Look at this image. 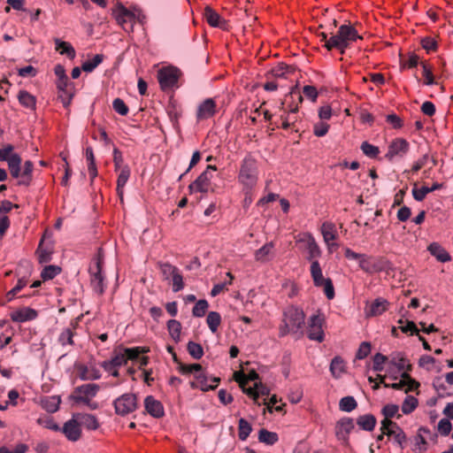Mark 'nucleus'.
I'll return each mask as SVG.
<instances>
[{"mask_svg": "<svg viewBox=\"0 0 453 453\" xmlns=\"http://www.w3.org/2000/svg\"><path fill=\"white\" fill-rule=\"evenodd\" d=\"M99 389L100 387L97 384H83L74 388L71 398L76 403L83 404L90 410H96L99 405L93 399L99 392Z\"/></svg>", "mask_w": 453, "mask_h": 453, "instance_id": "nucleus-6", "label": "nucleus"}, {"mask_svg": "<svg viewBox=\"0 0 453 453\" xmlns=\"http://www.w3.org/2000/svg\"><path fill=\"white\" fill-rule=\"evenodd\" d=\"M452 429V425L450 421L447 418H442L438 423V432L442 436H447L449 434Z\"/></svg>", "mask_w": 453, "mask_h": 453, "instance_id": "nucleus-63", "label": "nucleus"}, {"mask_svg": "<svg viewBox=\"0 0 453 453\" xmlns=\"http://www.w3.org/2000/svg\"><path fill=\"white\" fill-rule=\"evenodd\" d=\"M103 59L104 56L102 54H96L92 59L83 62L81 69L86 73H90L103 62Z\"/></svg>", "mask_w": 453, "mask_h": 453, "instance_id": "nucleus-43", "label": "nucleus"}, {"mask_svg": "<svg viewBox=\"0 0 453 453\" xmlns=\"http://www.w3.org/2000/svg\"><path fill=\"white\" fill-rule=\"evenodd\" d=\"M321 234L325 243L335 241L337 238V229L333 222L326 221L321 225Z\"/></svg>", "mask_w": 453, "mask_h": 453, "instance_id": "nucleus-28", "label": "nucleus"}, {"mask_svg": "<svg viewBox=\"0 0 453 453\" xmlns=\"http://www.w3.org/2000/svg\"><path fill=\"white\" fill-rule=\"evenodd\" d=\"M279 400L277 399V396L273 395L268 402L265 400L264 401V404L266 405V409L269 412H273V411L277 412H281L283 411V407L285 406V403H281L280 405H277V403Z\"/></svg>", "mask_w": 453, "mask_h": 453, "instance_id": "nucleus-56", "label": "nucleus"}, {"mask_svg": "<svg viewBox=\"0 0 453 453\" xmlns=\"http://www.w3.org/2000/svg\"><path fill=\"white\" fill-rule=\"evenodd\" d=\"M202 369V365L200 364H191V365H186L180 363L178 366V370L182 374H194V377L199 373Z\"/></svg>", "mask_w": 453, "mask_h": 453, "instance_id": "nucleus-45", "label": "nucleus"}, {"mask_svg": "<svg viewBox=\"0 0 453 453\" xmlns=\"http://www.w3.org/2000/svg\"><path fill=\"white\" fill-rule=\"evenodd\" d=\"M38 313L35 310L24 307L10 313V318L13 322L23 323L34 320L37 318Z\"/></svg>", "mask_w": 453, "mask_h": 453, "instance_id": "nucleus-19", "label": "nucleus"}, {"mask_svg": "<svg viewBox=\"0 0 453 453\" xmlns=\"http://www.w3.org/2000/svg\"><path fill=\"white\" fill-rule=\"evenodd\" d=\"M61 272L60 267L57 265H48L41 273V277L43 280H52Z\"/></svg>", "mask_w": 453, "mask_h": 453, "instance_id": "nucleus-50", "label": "nucleus"}, {"mask_svg": "<svg viewBox=\"0 0 453 453\" xmlns=\"http://www.w3.org/2000/svg\"><path fill=\"white\" fill-rule=\"evenodd\" d=\"M75 417L78 418L81 426L88 430H96L99 427V422L96 416L88 413H79Z\"/></svg>", "mask_w": 453, "mask_h": 453, "instance_id": "nucleus-25", "label": "nucleus"}, {"mask_svg": "<svg viewBox=\"0 0 453 453\" xmlns=\"http://www.w3.org/2000/svg\"><path fill=\"white\" fill-rule=\"evenodd\" d=\"M396 431L403 430L395 422L388 419H382L380 422V431H383V434H388V431Z\"/></svg>", "mask_w": 453, "mask_h": 453, "instance_id": "nucleus-62", "label": "nucleus"}, {"mask_svg": "<svg viewBox=\"0 0 453 453\" xmlns=\"http://www.w3.org/2000/svg\"><path fill=\"white\" fill-rule=\"evenodd\" d=\"M125 353V357L127 361L128 360H136L139 358V356L142 353H146L149 351L148 349L143 347H134V348H126L123 349Z\"/></svg>", "mask_w": 453, "mask_h": 453, "instance_id": "nucleus-46", "label": "nucleus"}, {"mask_svg": "<svg viewBox=\"0 0 453 453\" xmlns=\"http://www.w3.org/2000/svg\"><path fill=\"white\" fill-rule=\"evenodd\" d=\"M212 384H209V378L203 369L195 376V380L190 382V387L192 388H199L202 391H208L211 389H214L217 388L219 379L212 378L211 379Z\"/></svg>", "mask_w": 453, "mask_h": 453, "instance_id": "nucleus-17", "label": "nucleus"}, {"mask_svg": "<svg viewBox=\"0 0 453 453\" xmlns=\"http://www.w3.org/2000/svg\"><path fill=\"white\" fill-rule=\"evenodd\" d=\"M34 169V165L31 161L27 160L24 163L23 172H20L19 180L18 181L19 185L28 186L32 180V173Z\"/></svg>", "mask_w": 453, "mask_h": 453, "instance_id": "nucleus-32", "label": "nucleus"}, {"mask_svg": "<svg viewBox=\"0 0 453 453\" xmlns=\"http://www.w3.org/2000/svg\"><path fill=\"white\" fill-rule=\"evenodd\" d=\"M209 308V303L205 299H201L196 302L192 309V314L194 317L202 318L205 315Z\"/></svg>", "mask_w": 453, "mask_h": 453, "instance_id": "nucleus-48", "label": "nucleus"}, {"mask_svg": "<svg viewBox=\"0 0 453 453\" xmlns=\"http://www.w3.org/2000/svg\"><path fill=\"white\" fill-rule=\"evenodd\" d=\"M330 372L335 378H340L345 372V365L340 357H335L331 361Z\"/></svg>", "mask_w": 453, "mask_h": 453, "instance_id": "nucleus-38", "label": "nucleus"}, {"mask_svg": "<svg viewBox=\"0 0 453 453\" xmlns=\"http://www.w3.org/2000/svg\"><path fill=\"white\" fill-rule=\"evenodd\" d=\"M112 16L126 32H132L134 25L136 21V17L134 12L124 7L122 4L117 5L112 10Z\"/></svg>", "mask_w": 453, "mask_h": 453, "instance_id": "nucleus-8", "label": "nucleus"}, {"mask_svg": "<svg viewBox=\"0 0 453 453\" xmlns=\"http://www.w3.org/2000/svg\"><path fill=\"white\" fill-rule=\"evenodd\" d=\"M389 364L396 367L398 371H403V372L411 370V365L402 352L392 353L389 357Z\"/></svg>", "mask_w": 453, "mask_h": 453, "instance_id": "nucleus-22", "label": "nucleus"}, {"mask_svg": "<svg viewBox=\"0 0 453 453\" xmlns=\"http://www.w3.org/2000/svg\"><path fill=\"white\" fill-rule=\"evenodd\" d=\"M85 155L88 162V172L91 180H93L97 176V168L96 165L93 149L91 147H88L86 149Z\"/></svg>", "mask_w": 453, "mask_h": 453, "instance_id": "nucleus-34", "label": "nucleus"}, {"mask_svg": "<svg viewBox=\"0 0 453 453\" xmlns=\"http://www.w3.org/2000/svg\"><path fill=\"white\" fill-rule=\"evenodd\" d=\"M8 168L10 170L11 175L19 179L20 176V165H21V157L19 155L13 154L11 156L10 159L7 161Z\"/></svg>", "mask_w": 453, "mask_h": 453, "instance_id": "nucleus-33", "label": "nucleus"}, {"mask_svg": "<svg viewBox=\"0 0 453 453\" xmlns=\"http://www.w3.org/2000/svg\"><path fill=\"white\" fill-rule=\"evenodd\" d=\"M329 127L330 126L326 122L320 120L314 124L313 134L318 137L325 136L329 130Z\"/></svg>", "mask_w": 453, "mask_h": 453, "instance_id": "nucleus-58", "label": "nucleus"}, {"mask_svg": "<svg viewBox=\"0 0 453 453\" xmlns=\"http://www.w3.org/2000/svg\"><path fill=\"white\" fill-rule=\"evenodd\" d=\"M62 433L71 441H77L81 436V424L73 415V418L66 421L61 428Z\"/></svg>", "mask_w": 453, "mask_h": 453, "instance_id": "nucleus-16", "label": "nucleus"}, {"mask_svg": "<svg viewBox=\"0 0 453 453\" xmlns=\"http://www.w3.org/2000/svg\"><path fill=\"white\" fill-rule=\"evenodd\" d=\"M144 407L146 411L154 418H159L165 414L163 404L152 395L145 398Z\"/></svg>", "mask_w": 453, "mask_h": 453, "instance_id": "nucleus-20", "label": "nucleus"}, {"mask_svg": "<svg viewBox=\"0 0 453 453\" xmlns=\"http://www.w3.org/2000/svg\"><path fill=\"white\" fill-rule=\"evenodd\" d=\"M172 282L173 292H179L184 288L185 284L183 281V277L180 273V270H178V272L173 276Z\"/></svg>", "mask_w": 453, "mask_h": 453, "instance_id": "nucleus-61", "label": "nucleus"}, {"mask_svg": "<svg viewBox=\"0 0 453 453\" xmlns=\"http://www.w3.org/2000/svg\"><path fill=\"white\" fill-rule=\"evenodd\" d=\"M189 355L195 359H200L203 355V349L199 343L189 342L187 346Z\"/></svg>", "mask_w": 453, "mask_h": 453, "instance_id": "nucleus-53", "label": "nucleus"}, {"mask_svg": "<svg viewBox=\"0 0 453 453\" xmlns=\"http://www.w3.org/2000/svg\"><path fill=\"white\" fill-rule=\"evenodd\" d=\"M295 241L298 250L305 255L306 260L313 262L321 257V249L310 232L297 234L295 236Z\"/></svg>", "mask_w": 453, "mask_h": 453, "instance_id": "nucleus-5", "label": "nucleus"}, {"mask_svg": "<svg viewBox=\"0 0 453 453\" xmlns=\"http://www.w3.org/2000/svg\"><path fill=\"white\" fill-rule=\"evenodd\" d=\"M234 378L235 380L242 388L243 392L250 396L256 403L260 404V403L257 402V383L254 384V387L245 388V384L247 383V377L243 373H235Z\"/></svg>", "mask_w": 453, "mask_h": 453, "instance_id": "nucleus-27", "label": "nucleus"}, {"mask_svg": "<svg viewBox=\"0 0 453 453\" xmlns=\"http://www.w3.org/2000/svg\"><path fill=\"white\" fill-rule=\"evenodd\" d=\"M76 371L82 380H95L101 378L100 370L94 365H78Z\"/></svg>", "mask_w": 453, "mask_h": 453, "instance_id": "nucleus-18", "label": "nucleus"}, {"mask_svg": "<svg viewBox=\"0 0 453 453\" xmlns=\"http://www.w3.org/2000/svg\"><path fill=\"white\" fill-rule=\"evenodd\" d=\"M427 250L439 262L446 263L451 260L449 253L439 242H434L430 243L427 247Z\"/></svg>", "mask_w": 453, "mask_h": 453, "instance_id": "nucleus-24", "label": "nucleus"}, {"mask_svg": "<svg viewBox=\"0 0 453 453\" xmlns=\"http://www.w3.org/2000/svg\"><path fill=\"white\" fill-rule=\"evenodd\" d=\"M274 245L273 242H267L255 252V259L258 262L265 263L269 260Z\"/></svg>", "mask_w": 453, "mask_h": 453, "instance_id": "nucleus-36", "label": "nucleus"}, {"mask_svg": "<svg viewBox=\"0 0 453 453\" xmlns=\"http://www.w3.org/2000/svg\"><path fill=\"white\" fill-rule=\"evenodd\" d=\"M303 102L302 95L296 89H292L286 96L280 107V120L283 129H288L294 127L298 120L299 104Z\"/></svg>", "mask_w": 453, "mask_h": 453, "instance_id": "nucleus-2", "label": "nucleus"}, {"mask_svg": "<svg viewBox=\"0 0 453 453\" xmlns=\"http://www.w3.org/2000/svg\"><path fill=\"white\" fill-rule=\"evenodd\" d=\"M237 180L242 190H255L258 181V168L257 160L250 155L242 160Z\"/></svg>", "mask_w": 453, "mask_h": 453, "instance_id": "nucleus-4", "label": "nucleus"}, {"mask_svg": "<svg viewBox=\"0 0 453 453\" xmlns=\"http://www.w3.org/2000/svg\"><path fill=\"white\" fill-rule=\"evenodd\" d=\"M388 305L389 303L386 299L377 298L365 309V314L368 317L381 315L388 309Z\"/></svg>", "mask_w": 453, "mask_h": 453, "instance_id": "nucleus-23", "label": "nucleus"}, {"mask_svg": "<svg viewBox=\"0 0 453 453\" xmlns=\"http://www.w3.org/2000/svg\"><path fill=\"white\" fill-rule=\"evenodd\" d=\"M354 427L355 425L352 418H341L339 421H337L334 428L337 439L347 444L349 441V435Z\"/></svg>", "mask_w": 453, "mask_h": 453, "instance_id": "nucleus-15", "label": "nucleus"}, {"mask_svg": "<svg viewBox=\"0 0 453 453\" xmlns=\"http://www.w3.org/2000/svg\"><path fill=\"white\" fill-rule=\"evenodd\" d=\"M160 270L165 279L169 280L173 278L179 269L169 263H164L160 265Z\"/></svg>", "mask_w": 453, "mask_h": 453, "instance_id": "nucleus-57", "label": "nucleus"}, {"mask_svg": "<svg viewBox=\"0 0 453 453\" xmlns=\"http://www.w3.org/2000/svg\"><path fill=\"white\" fill-rule=\"evenodd\" d=\"M325 324V316L320 311L313 314L308 320V338L312 341L321 342L324 341L325 334L323 326Z\"/></svg>", "mask_w": 453, "mask_h": 453, "instance_id": "nucleus-9", "label": "nucleus"}, {"mask_svg": "<svg viewBox=\"0 0 453 453\" xmlns=\"http://www.w3.org/2000/svg\"><path fill=\"white\" fill-rule=\"evenodd\" d=\"M180 72L173 66L163 67L157 73V80L162 90H167L177 85Z\"/></svg>", "mask_w": 453, "mask_h": 453, "instance_id": "nucleus-10", "label": "nucleus"}, {"mask_svg": "<svg viewBox=\"0 0 453 453\" xmlns=\"http://www.w3.org/2000/svg\"><path fill=\"white\" fill-rule=\"evenodd\" d=\"M167 329L170 336L175 342H179L181 334V324L178 320L170 319L167 322Z\"/></svg>", "mask_w": 453, "mask_h": 453, "instance_id": "nucleus-39", "label": "nucleus"}, {"mask_svg": "<svg viewBox=\"0 0 453 453\" xmlns=\"http://www.w3.org/2000/svg\"><path fill=\"white\" fill-rule=\"evenodd\" d=\"M421 66H422V71H423L422 72L423 76L425 77L424 84L426 86L435 84L436 81H435L434 76L433 74V70H432L431 65H428L426 62H422Z\"/></svg>", "mask_w": 453, "mask_h": 453, "instance_id": "nucleus-49", "label": "nucleus"}, {"mask_svg": "<svg viewBox=\"0 0 453 453\" xmlns=\"http://www.w3.org/2000/svg\"><path fill=\"white\" fill-rule=\"evenodd\" d=\"M78 325L77 321H72L70 326L65 328L58 336V342L62 346L65 345H73V335L76 326Z\"/></svg>", "mask_w": 453, "mask_h": 453, "instance_id": "nucleus-26", "label": "nucleus"}, {"mask_svg": "<svg viewBox=\"0 0 453 453\" xmlns=\"http://www.w3.org/2000/svg\"><path fill=\"white\" fill-rule=\"evenodd\" d=\"M388 437H392L395 441V442L400 447L403 448L404 444L406 442V435L403 430H397L396 431H388V434H386Z\"/></svg>", "mask_w": 453, "mask_h": 453, "instance_id": "nucleus-51", "label": "nucleus"}, {"mask_svg": "<svg viewBox=\"0 0 453 453\" xmlns=\"http://www.w3.org/2000/svg\"><path fill=\"white\" fill-rule=\"evenodd\" d=\"M410 149L409 142L403 138H395L388 145V152L385 157L392 161L395 157H403Z\"/></svg>", "mask_w": 453, "mask_h": 453, "instance_id": "nucleus-13", "label": "nucleus"}, {"mask_svg": "<svg viewBox=\"0 0 453 453\" xmlns=\"http://www.w3.org/2000/svg\"><path fill=\"white\" fill-rule=\"evenodd\" d=\"M310 273L314 286L323 288L324 294L328 300L334 299L335 293L333 281L330 278L324 277L322 267L319 260L311 262Z\"/></svg>", "mask_w": 453, "mask_h": 453, "instance_id": "nucleus-7", "label": "nucleus"}, {"mask_svg": "<svg viewBox=\"0 0 453 453\" xmlns=\"http://www.w3.org/2000/svg\"><path fill=\"white\" fill-rule=\"evenodd\" d=\"M358 40H363L357 30L350 23L343 24L339 27L337 32L329 37L326 41V49L327 50H337L341 54H344L346 50Z\"/></svg>", "mask_w": 453, "mask_h": 453, "instance_id": "nucleus-1", "label": "nucleus"}, {"mask_svg": "<svg viewBox=\"0 0 453 453\" xmlns=\"http://www.w3.org/2000/svg\"><path fill=\"white\" fill-rule=\"evenodd\" d=\"M305 321L303 309L289 306L283 311V318L279 327V335L284 337L288 334H297L302 331Z\"/></svg>", "mask_w": 453, "mask_h": 453, "instance_id": "nucleus-3", "label": "nucleus"}, {"mask_svg": "<svg viewBox=\"0 0 453 453\" xmlns=\"http://www.w3.org/2000/svg\"><path fill=\"white\" fill-rule=\"evenodd\" d=\"M252 431L251 425L244 418H240L238 422V436L241 441H245Z\"/></svg>", "mask_w": 453, "mask_h": 453, "instance_id": "nucleus-42", "label": "nucleus"}, {"mask_svg": "<svg viewBox=\"0 0 453 453\" xmlns=\"http://www.w3.org/2000/svg\"><path fill=\"white\" fill-rule=\"evenodd\" d=\"M103 265H104V256L102 254L101 250H99L96 257L93 259V261L89 266L90 275L102 271Z\"/></svg>", "mask_w": 453, "mask_h": 453, "instance_id": "nucleus-52", "label": "nucleus"}, {"mask_svg": "<svg viewBox=\"0 0 453 453\" xmlns=\"http://www.w3.org/2000/svg\"><path fill=\"white\" fill-rule=\"evenodd\" d=\"M206 323L211 333L215 334L221 324L220 314L217 311H210L206 318Z\"/></svg>", "mask_w": 453, "mask_h": 453, "instance_id": "nucleus-41", "label": "nucleus"}, {"mask_svg": "<svg viewBox=\"0 0 453 453\" xmlns=\"http://www.w3.org/2000/svg\"><path fill=\"white\" fill-rule=\"evenodd\" d=\"M428 193H430L429 188L425 186L418 188L417 185H414L412 188V196L418 202L423 201Z\"/></svg>", "mask_w": 453, "mask_h": 453, "instance_id": "nucleus-59", "label": "nucleus"}, {"mask_svg": "<svg viewBox=\"0 0 453 453\" xmlns=\"http://www.w3.org/2000/svg\"><path fill=\"white\" fill-rule=\"evenodd\" d=\"M418 401L415 396L407 395L401 406L403 413H404V414L411 413L418 407Z\"/></svg>", "mask_w": 453, "mask_h": 453, "instance_id": "nucleus-44", "label": "nucleus"}, {"mask_svg": "<svg viewBox=\"0 0 453 453\" xmlns=\"http://www.w3.org/2000/svg\"><path fill=\"white\" fill-rule=\"evenodd\" d=\"M18 100L23 107L28 110L35 111L36 108V97L27 90L19 91Z\"/></svg>", "mask_w": 453, "mask_h": 453, "instance_id": "nucleus-30", "label": "nucleus"}, {"mask_svg": "<svg viewBox=\"0 0 453 453\" xmlns=\"http://www.w3.org/2000/svg\"><path fill=\"white\" fill-rule=\"evenodd\" d=\"M357 424L365 431H372L376 426V418L372 414L359 416Z\"/></svg>", "mask_w": 453, "mask_h": 453, "instance_id": "nucleus-35", "label": "nucleus"}, {"mask_svg": "<svg viewBox=\"0 0 453 453\" xmlns=\"http://www.w3.org/2000/svg\"><path fill=\"white\" fill-rule=\"evenodd\" d=\"M388 359V358L386 356L377 353L373 357V370L376 372L383 371V365Z\"/></svg>", "mask_w": 453, "mask_h": 453, "instance_id": "nucleus-64", "label": "nucleus"}, {"mask_svg": "<svg viewBox=\"0 0 453 453\" xmlns=\"http://www.w3.org/2000/svg\"><path fill=\"white\" fill-rule=\"evenodd\" d=\"M258 441L266 445H273L279 441L277 433L262 428L258 432Z\"/></svg>", "mask_w": 453, "mask_h": 453, "instance_id": "nucleus-37", "label": "nucleus"}, {"mask_svg": "<svg viewBox=\"0 0 453 453\" xmlns=\"http://www.w3.org/2000/svg\"><path fill=\"white\" fill-rule=\"evenodd\" d=\"M357 406V401L353 396H345L340 400L339 407L342 411L349 412L355 410Z\"/></svg>", "mask_w": 453, "mask_h": 453, "instance_id": "nucleus-47", "label": "nucleus"}, {"mask_svg": "<svg viewBox=\"0 0 453 453\" xmlns=\"http://www.w3.org/2000/svg\"><path fill=\"white\" fill-rule=\"evenodd\" d=\"M112 107L114 111L121 116H126L128 113V107L120 98H116L113 100Z\"/></svg>", "mask_w": 453, "mask_h": 453, "instance_id": "nucleus-60", "label": "nucleus"}, {"mask_svg": "<svg viewBox=\"0 0 453 453\" xmlns=\"http://www.w3.org/2000/svg\"><path fill=\"white\" fill-rule=\"evenodd\" d=\"M56 50L61 55H66L70 59H73L76 56L75 50L70 42L61 41L60 39H55Z\"/></svg>", "mask_w": 453, "mask_h": 453, "instance_id": "nucleus-31", "label": "nucleus"}, {"mask_svg": "<svg viewBox=\"0 0 453 453\" xmlns=\"http://www.w3.org/2000/svg\"><path fill=\"white\" fill-rule=\"evenodd\" d=\"M361 150L365 156L371 158H375L380 154L379 148L369 143L368 142H364L361 144Z\"/></svg>", "mask_w": 453, "mask_h": 453, "instance_id": "nucleus-54", "label": "nucleus"}, {"mask_svg": "<svg viewBox=\"0 0 453 453\" xmlns=\"http://www.w3.org/2000/svg\"><path fill=\"white\" fill-rule=\"evenodd\" d=\"M43 240H41L40 244L36 250L38 261L40 264H45L50 261L51 252L42 247Z\"/></svg>", "mask_w": 453, "mask_h": 453, "instance_id": "nucleus-55", "label": "nucleus"}, {"mask_svg": "<svg viewBox=\"0 0 453 453\" xmlns=\"http://www.w3.org/2000/svg\"><path fill=\"white\" fill-rule=\"evenodd\" d=\"M113 404L118 415L126 416L137 409V397L134 394H124L118 397Z\"/></svg>", "mask_w": 453, "mask_h": 453, "instance_id": "nucleus-11", "label": "nucleus"}, {"mask_svg": "<svg viewBox=\"0 0 453 453\" xmlns=\"http://www.w3.org/2000/svg\"><path fill=\"white\" fill-rule=\"evenodd\" d=\"M203 17L211 27L226 29V21L211 6L204 8Z\"/></svg>", "mask_w": 453, "mask_h": 453, "instance_id": "nucleus-21", "label": "nucleus"}, {"mask_svg": "<svg viewBox=\"0 0 453 453\" xmlns=\"http://www.w3.org/2000/svg\"><path fill=\"white\" fill-rule=\"evenodd\" d=\"M215 165H208L206 170L203 172L195 181H193L188 188L191 192L207 193L211 188L212 174L211 171H216Z\"/></svg>", "mask_w": 453, "mask_h": 453, "instance_id": "nucleus-12", "label": "nucleus"}, {"mask_svg": "<svg viewBox=\"0 0 453 453\" xmlns=\"http://www.w3.org/2000/svg\"><path fill=\"white\" fill-rule=\"evenodd\" d=\"M216 112V101L213 98H206L197 106L196 117L197 121H203L212 118Z\"/></svg>", "mask_w": 453, "mask_h": 453, "instance_id": "nucleus-14", "label": "nucleus"}, {"mask_svg": "<svg viewBox=\"0 0 453 453\" xmlns=\"http://www.w3.org/2000/svg\"><path fill=\"white\" fill-rule=\"evenodd\" d=\"M381 414L383 419L392 420V418H400L401 414L399 413V406L394 403L386 404L382 410Z\"/></svg>", "mask_w": 453, "mask_h": 453, "instance_id": "nucleus-40", "label": "nucleus"}, {"mask_svg": "<svg viewBox=\"0 0 453 453\" xmlns=\"http://www.w3.org/2000/svg\"><path fill=\"white\" fill-rule=\"evenodd\" d=\"M118 179H117V193L120 199H123L124 187L127 184L130 177V169L127 165H124L120 168Z\"/></svg>", "mask_w": 453, "mask_h": 453, "instance_id": "nucleus-29", "label": "nucleus"}]
</instances>
